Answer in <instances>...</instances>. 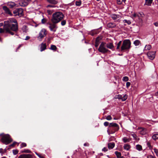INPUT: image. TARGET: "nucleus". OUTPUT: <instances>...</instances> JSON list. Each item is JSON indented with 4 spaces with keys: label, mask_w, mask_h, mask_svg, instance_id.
<instances>
[{
    "label": "nucleus",
    "mask_w": 158,
    "mask_h": 158,
    "mask_svg": "<svg viewBox=\"0 0 158 158\" xmlns=\"http://www.w3.org/2000/svg\"><path fill=\"white\" fill-rule=\"evenodd\" d=\"M4 29L6 32L13 35L14 33L11 30L16 31L18 30V26L16 20L14 18H10L4 22Z\"/></svg>",
    "instance_id": "f257e3e1"
},
{
    "label": "nucleus",
    "mask_w": 158,
    "mask_h": 158,
    "mask_svg": "<svg viewBox=\"0 0 158 158\" xmlns=\"http://www.w3.org/2000/svg\"><path fill=\"white\" fill-rule=\"evenodd\" d=\"M64 17L63 14L60 12L55 13L52 15L51 21L52 23H57L60 22Z\"/></svg>",
    "instance_id": "f03ea898"
},
{
    "label": "nucleus",
    "mask_w": 158,
    "mask_h": 158,
    "mask_svg": "<svg viewBox=\"0 0 158 158\" xmlns=\"http://www.w3.org/2000/svg\"><path fill=\"white\" fill-rule=\"evenodd\" d=\"M131 47V42L129 40H124L121 47V51H125L129 50Z\"/></svg>",
    "instance_id": "7ed1b4c3"
},
{
    "label": "nucleus",
    "mask_w": 158,
    "mask_h": 158,
    "mask_svg": "<svg viewBox=\"0 0 158 158\" xmlns=\"http://www.w3.org/2000/svg\"><path fill=\"white\" fill-rule=\"evenodd\" d=\"M0 136L2 137L1 141L3 143L7 145L12 141L10 138V136L8 134H2L0 135Z\"/></svg>",
    "instance_id": "20e7f679"
},
{
    "label": "nucleus",
    "mask_w": 158,
    "mask_h": 158,
    "mask_svg": "<svg viewBox=\"0 0 158 158\" xmlns=\"http://www.w3.org/2000/svg\"><path fill=\"white\" fill-rule=\"evenodd\" d=\"M106 43L102 42L100 44L98 49V51L102 53H105L107 52L109 50L106 48Z\"/></svg>",
    "instance_id": "39448f33"
},
{
    "label": "nucleus",
    "mask_w": 158,
    "mask_h": 158,
    "mask_svg": "<svg viewBox=\"0 0 158 158\" xmlns=\"http://www.w3.org/2000/svg\"><path fill=\"white\" fill-rule=\"evenodd\" d=\"M47 34L46 29L42 28L39 33V36L37 37L38 39L40 41H41L42 39Z\"/></svg>",
    "instance_id": "423d86ee"
},
{
    "label": "nucleus",
    "mask_w": 158,
    "mask_h": 158,
    "mask_svg": "<svg viewBox=\"0 0 158 158\" xmlns=\"http://www.w3.org/2000/svg\"><path fill=\"white\" fill-rule=\"evenodd\" d=\"M23 11L22 8H17L13 11L14 15L15 16L21 17L23 15Z\"/></svg>",
    "instance_id": "0eeeda50"
},
{
    "label": "nucleus",
    "mask_w": 158,
    "mask_h": 158,
    "mask_svg": "<svg viewBox=\"0 0 158 158\" xmlns=\"http://www.w3.org/2000/svg\"><path fill=\"white\" fill-rule=\"evenodd\" d=\"M56 24L53 23H48V24L49 25L48 27L51 31L54 32L56 31L57 27Z\"/></svg>",
    "instance_id": "6e6552de"
},
{
    "label": "nucleus",
    "mask_w": 158,
    "mask_h": 158,
    "mask_svg": "<svg viewBox=\"0 0 158 158\" xmlns=\"http://www.w3.org/2000/svg\"><path fill=\"white\" fill-rule=\"evenodd\" d=\"M2 8L5 14L10 16H12V14L11 12L7 6H2Z\"/></svg>",
    "instance_id": "1a4fd4ad"
},
{
    "label": "nucleus",
    "mask_w": 158,
    "mask_h": 158,
    "mask_svg": "<svg viewBox=\"0 0 158 158\" xmlns=\"http://www.w3.org/2000/svg\"><path fill=\"white\" fill-rule=\"evenodd\" d=\"M155 52H149L147 53V56L149 59L152 60L155 57Z\"/></svg>",
    "instance_id": "9d476101"
},
{
    "label": "nucleus",
    "mask_w": 158,
    "mask_h": 158,
    "mask_svg": "<svg viewBox=\"0 0 158 158\" xmlns=\"http://www.w3.org/2000/svg\"><path fill=\"white\" fill-rule=\"evenodd\" d=\"M138 130H140V133L142 135H144L147 133V131L146 129L141 127H138Z\"/></svg>",
    "instance_id": "9b49d317"
},
{
    "label": "nucleus",
    "mask_w": 158,
    "mask_h": 158,
    "mask_svg": "<svg viewBox=\"0 0 158 158\" xmlns=\"http://www.w3.org/2000/svg\"><path fill=\"white\" fill-rule=\"evenodd\" d=\"M18 158H33V157L31 155L28 154L21 155Z\"/></svg>",
    "instance_id": "f8f14e48"
},
{
    "label": "nucleus",
    "mask_w": 158,
    "mask_h": 158,
    "mask_svg": "<svg viewBox=\"0 0 158 158\" xmlns=\"http://www.w3.org/2000/svg\"><path fill=\"white\" fill-rule=\"evenodd\" d=\"M106 45L107 48L112 50H113V49L114 48V46H113V44L112 43H109L107 44L106 43Z\"/></svg>",
    "instance_id": "ddd939ff"
},
{
    "label": "nucleus",
    "mask_w": 158,
    "mask_h": 158,
    "mask_svg": "<svg viewBox=\"0 0 158 158\" xmlns=\"http://www.w3.org/2000/svg\"><path fill=\"white\" fill-rule=\"evenodd\" d=\"M7 5L10 8H12L15 6V4L13 2H7Z\"/></svg>",
    "instance_id": "4468645a"
},
{
    "label": "nucleus",
    "mask_w": 158,
    "mask_h": 158,
    "mask_svg": "<svg viewBox=\"0 0 158 158\" xmlns=\"http://www.w3.org/2000/svg\"><path fill=\"white\" fill-rule=\"evenodd\" d=\"M28 3V2L27 1L22 0L20 3V5L21 6H25L27 5Z\"/></svg>",
    "instance_id": "2eb2a0df"
},
{
    "label": "nucleus",
    "mask_w": 158,
    "mask_h": 158,
    "mask_svg": "<svg viewBox=\"0 0 158 158\" xmlns=\"http://www.w3.org/2000/svg\"><path fill=\"white\" fill-rule=\"evenodd\" d=\"M22 30L23 32L27 33L29 31V29L26 26L24 25L22 28Z\"/></svg>",
    "instance_id": "dca6fc26"
},
{
    "label": "nucleus",
    "mask_w": 158,
    "mask_h": 158,
    "mask_svg": "<svg viewBox=\"0 0 158 158\" xmlns=\"http://www.w3.org/2000/svg\"><path fill=\"white\" fill-rule=\"evenodd\" d=\"M153 0H145V5L151 6Z\"/></svg>",
    "instance_id": "f3484780"
},
{
    "label": "nucleus",
    "mask_w": 158,
    "mask_h": 158,
    "mask_svg": "<svg viewBox=\"0 0 158 158\" xmlns=\"http://www.w3.org/2000/svg\"><path fill=\"white\" fill-rule=\"evenodd\" d=\"M46 48V45L45 43H42L41 44L40 51L42 52Z\"/></svg>",
    "instance_id": "a211bd4d"
},
{
    "label": "nucleus",
    "mask_w": 158,
    "mask_h": 158,
    "mask_svg": "<svg viewBox=\"0 0 158 158\" xmlns=\"http://www.w3.org/2000/svg\"><path fill=\"white\" fill-rule=\"evenodd\" d=\"M114 143H110L108 144V148L110 149H112L114 147Z\"/></svg>",
    "instance_id": "6ab92c4d"
},
{
    "label": "nucleus",
    "mask_w": 158,
    "mask_h": 158,
    "mask_svg": "<svg viewBox=\"0 0 158 158\" xmlns=\"http://www.w3.org/2000/svg\"><path fill=\"white\" fill-rule=\"evenodd\" d=\"M152 138L154 140H156L158 139V132H156L152 135Z\"/></svg>",
    "instance_id": "aec40b11"
},
{
    "label": "nucleus",
    "mask_w": 158,
    "mask_h": 158,
    "mask_svg": "<svg viewBox=\"0 0 158 158\" xmlns=\"http://www.w3.org/2000/svg\"><path fill=\"white\" fill-rule=\"evenodd\" d=\"M111 18L114 20H115L118 18L120 17V16L116 14H113L111 16Z\"/></svg>",
    "instance_id": "412c9836"
},
{
    "label": "nucleus",
    "mask_w": 158,
    "mask_h": 158,
    "mask_svg": "<svg viewBox=\"0 0 158 158\" xmlns=\"http://www.w3.org/2000/svg\"><path fill=\"white\" fill-rule=\"evenodd\" d=\"M107 26L108 27L112 28L115 26V25L114 23H109L107 24Z\"/></svg>",
    "instance_id": "4be33fe9"
},
{
    "label": "nucleus",
    "mask_w": 158,
    "mask_h": 158,
    "mask_svg": "<svg viewBox=\"0 0 158 158\" xmlns=\"http://www.w3.org/2000/svg\"><path fill=\"white\" fill-rule=\"evenodd\" d=\"M133 43L135 46H138L140 44V42L138 40H136Z\"/></svg>",
    "instance_id": "5701e85b"
},
{
    "label": "nucleus",
    "mask_w": 158,
    "mask_h": 158,
    "mask_svg": "<svg viewBox=\"0 0 158 158\" xmlns=\"http://www.w3.org/2000/svg\"><path fill=\"white\" fill-rule=\"evenodd\" d=\"M131 139L130 138H127V137H124L123 138V141L124 143H126L129 142L131 140Z\"/></svg>",
    "instance_id": "b1692460"
},
{
    "label": "nucleus",
    "mask_w": 158,
    "mask_h": 158,
    "mask_svg": "<svg viewBox=\"0 0 158 158\" xmlns=\"http://www.w3.org/2000/svg\"><path fill=\"white\" fill-rule=\"evenodd\" d=\"M109 127H117L118 128V124L115 123H110V124Z\"/></svg>",
    "instance_id": "393cba45"
},
{
    "label": "nucleus",
    "mask_w": 158,
    "mask_h": 158,
    "mask_svg": "<svg viewBox=\"0 0 158 158\" xmlns=\"http://www.w3.org/2000/svg\"><path fill=\"white\" fill-rule=\"evenodd\" d=\"M122 44V41H119L118 43L117 44V46L116 49L117 50H119L120 49H121V47L120 48V47L121 46V44Z\"/></svg>",
    "instance_id": "a878e982"
},
{
    "label": "nucleus",
    "mask_w": 158,
    "mask_h": 158,
    "mask_svg": "<svg viewBox=\"0 0 158 158\" xmlns=\"http://www.w3.org/2000/svg\"><path fill=\"white\" fill-rule=\"evenodd\" d=\"M130 148V145L127 144H126L124 146V149L127 151Z\"/></svg>",
    "instance_id": "bb28decb"
},
{
    "label": "nucleus",
    "mask_w": 158,
    "mask_h": 158,
    "mask_svg": "<svg viewBox=\"0 0 158 158\" xmlns=\"http://www.w3.org/2000/svg\"><path fill=\"white\" fill-rule=\"evenodd\" d=\"M144 16V15L143 13L142 12H140L138 13V17H137L139 18H142Z\"/></svg>",
    "instance_id": "cd10ccee"
},
{
    "label": "nucleus",
    "mask_w": 158,
    "mask_h": 158,
    "mask_svg": "<svg viewBox=\"0 0 158 158\" xmlns=\"http://www.w3.org/2000/svg\"><path fill=\"white\" fill-rule=\"evenodd\" d=\"M151 45H146L144 49L145 50H149L151 49Z\"/></svg>",
    "instance_id": "c85d7f7f"
},
{
    "label": "nucleus",
    "mask_w": 158,
    "mask_h": 158,
    "mask_svg": "<svg viewBox=\"0 0 158 158\" xmlns=\"http://www.w3.org/2000/svg\"><path fill=\"white\" fill-rule=\"evenodd\" d=\"M136 149L139 151H140L142 150V146L139 144L137 145L136 146Z\"/></svg>",
    "instance_id": "c756f323"
},
{
    "label": "nucleus",
    "mask_w": 158,
    "mask_h": 158,
    "mask_svg": "<svg viewBox=\"0 0 158 158\" xmlns=\"http://www.w3.org/2000/svg\"><path fill=\"white\" fill-rule=\"evenodd\" d=\"M115 154L118 158H120L121 156V153L120 152L116 151L115 152Z\"/></svg>",
    "instance_id": "7c9ffc66"
},
{
    "label": "nucleus",
    "mask_w": 158,
    "mask_h": 158,
    "mask_svg": "<svg viewBox=\"0 0 158 158\" xmlns=\"http://www.w3.org/2000/svg\"><path fill=\"white\" fill-rule=\"evenodd\" d=\"M50 49L52 50L55 51L57 49V48L56 46L52 45L51 46V48Z\"/></svg>",
    "instance_id": "2f4dec72"
},
{
    "label": "nucleus",
    "mask_w": 158,
    "mask_h": 158,
    "mask_svg": "<svg viewBox=\"0 0 158 158\" xmlns=\"http://www.w3.org/2000/svg\"><path fill=\"white\" fill-rule=\"evenodd\" d=\"M81 1L80 0H79L76 2V5L78 6H80L81 5Z\"/></svg>",
    "instance_id": "473e14b6"
},
{
    "label": "nucleus",
    "mask_w": 158,
    "mask_h": 158,
    "mask_svg": "<svg viewBox=\"0 0 158 158\" xmlns=\"http://www.w3.org/2000/svg\"><path fill=\"white\" fill-rule=\"evenodd\" d=\"M127 98V96L126 94H125L123 96H122V101H125Z\"/></svg>",
    "instance_id": "72a5a7b5"
},
{
    "label": "nucleus",
    "mask_w": 158,
    "mask_h": 158,
    "mask_svg": "<svg viewBox=\"0 0 158 158\" xmlns=\"http://www.w3.org/2000/svg\"><path fill=\"white\" fill-rule=\"evenodd\" d=\"M131 16L133 18H135L138 17V13H135L131 15Z\"/></svg>",
    "instance_id": "f704fd0d"
},
{
    "label": "nucleus",
    "mask_w": 158,
    "mask_h": 158,
    "mask_svg": "<svg viewBox=\"0 0 158 158\" xmlns=\"http://www.w3.org/2000/svg\"><path fill=\"white\" fill-rule=\"evenodd\" d=\"M132 136L136 140H139V139L137 138V135L135 134H131Z\"/></svg>",
    "instance_id": "c9c22d12"
},
{
    "label": "nucleus",
    "mask_w": 158,
    "mask_h": 158,
    "mask_svg": "<svg viewBox=\"0 0 158 158\" xmlns=\"http://www.w3.org/2000/svg\"><path fill=\"white\" fill-rule=\"evenodd\" d=\"M22 152L26 153H31V151L28 149H24L23 151Z\"/></svg>",
    "instance_id": "e433bc0d"
},
{
    "label": "nucleus",
    "mask_w": 158,
    "mask_h": 158,
    "mask_svg": "<svg viewBox=\"0 0 158 158\" xmlns=\"http://www.w3.org/2000/svg\"><path fill=\"white\" fill-rule=\"evenodd\" d=\"M123 22L124 23H127L128 24H130L131 23V21L129 20L124 19L123 20Z\"/></svg>",
    "instance_id": "4c0bfd02"
},
{
    "label": "nucleus",
    "mask_w": 158,
    "mask_h": 158,
    "mask_svg": "<svg viewBox=\"0 0 158 158\" xmlns=\"http://www.w3.org/2000/svg\"><path fill=\"white\" fill-rule=\"evenodd\" d=\"M98 39V38H97L96 40V41L95 44V46L96 47H98V42L99 41Z\"/></svg>",
    "instance_id": "58836bf2"
},
{
    "label": "nucleus",
    "mask_w": 158,
    "mask_h": 158,
    "mask_svg": "<svg viewBox=\"0 0 158 158\" xmlns=\"http://www.w3.org/2000/svg\"><path fill=\"white\" fill-rule=\"evenodd\" d=\"M126 0H117V3L118 4H121L123 1L125 2Z\"/></svg>",
    "instance_id": "ea45409f"
},
{
    "label": "nucleus",
    "mask_w": 158,
    "mask_h": 158,
    "mask_svg": "<svg viewBox=\"0 0 158 158\" xmlns=\"http://www.w3.org/2000/svg\"><path fill=\"white\" fill-rule=\"evenodd\" d=\"M154 152L156 153V156H158V150L156 148L153 149Z\"/></svg>",
    "instance_id": "a19ab883"
},
{
    "label": "nucleus",
    "mask_w": 158,
    "mask_h": 158,
    "mask_svg": "<svg viewBox=\"0 0 158 158\" xmlns=\"http://www.w3.org/2000/svg\"><path fill=\"white\" fill-rule=\"evenodd\" d=\"M123 81H127L128 80V78L127 77H124L122 79Z\"/></svg>",
    "instance_id": "79ce46f5"
},
{
    "label": "nucleus",
    "mask_w": 158,
    "mask_h": 158,
    "mask_svg": "<svg viewBox=\"0 0 158 158\" xmlns=\"http://www.w3.org/2000/svg\"><path fill=\"white\" fill-rule=\"evenodd\" d=\"M106 118L108 120H110L112 119V118L110 115H109L106 116Z\"/></svg>",
    "instance_id": "37998d69"
},
{
    "label": "nucleus",
    "mask_w": 158,
    "mask_h": 158,
    "mask_svg": "<svg viewBox=\"0 0 158 158\" xmlns=\"http://www.w3.org/2000/svg\"><path fill=\"white\" fill-rule=\"evenodd\" d=\"M122 96L121 95H118L116 96V98L122 100Z\"/></svg>",
    "instance_id": "c03bdc74"
},
{
    "label": "nucleus",
    "mask_w": 158,
    "mask_h": 158,
    "mask_svg": "<svg viewBox=\"0 0 158 158\" xmlns=\"http://www.w3.org/2000/svg\"><path fill=\"white\" fill-rule=\"evenodd\" d=\"M47 20L46 19L43 18L41 20V23L42 24H44L46 22Z\"/></svg>",
    "instance_id": "a18cd8bd"
},
{
    "label": "nucleus",
    "mask_w": 158,
    "mask_h": 158,
    "mask_svg": "<svg viewBox=\"0 0 158 158\" xmlns=\"http://www.w3.org/2000/svg\"><path fill=\"white\" fill-rule=\"evenodd\" d=\"M13 152L14 155H15L18 153V151L16 150H13Z\"/></svg>",
    "instance_id": "49530a36"
},
{
    "label": "nucleus",
    "mask_w": 158,
    "mask_h": 158,
    "mask_svg": "<svg viewBox=\"0 0 158 158\" xmlns=\"http://www.w3.org/2000/svg\"><path fill=\"white\" fill-rule=\"evenodd\" d=\"M51 2L54 4H56L58 2L55 0H52L51 1Z\"/></svg>",
    "instance_id": "de8ad7c7"
},
{
    "label": "nucleus",
    "mask_w": 158,
    "mask_h": 158,
    "mask_svg": "<svg viewBox=\"0 0 158 158\" xmlns=\"http://www.w3.org/2000/svg\"><path fill=\"white\" fill-rule=\"evenodd\" d=\"M26 144L25 143H22L21 145V148L23 147H25L26 146Z\"/></svg>",
    "instance_id": "09e8293b"
},
{
    "label": "nucleus",
    "mask_w": 158,
    "mask_h": 158,
    "mask_svg": "<svg viewBox=\"0 0 158 158\" xmlns=\"http://www.w3.org/2000/svg\"><path fill=\"white\" fill-rule=\"evenodd\" d=\"M66 24V21L65 20L62 21L61 22V24L62 26Z\"/></svg>",
    "instance_id": "8fccbe9b"
},
{
    "label": "nucleus",
    "mask_w": 158,
    "mask_h": 158,
    "mask_svg": "<svg viewBox=\"0 0 158 158\" xmlns=\"http://www.w3.org/2000/svg\"><path fill=\"white\" fill-rule=\"evenodd\" d=\"M126 85L127 87L128 88L130 85L131 83L129 82H127Z\"/></svg>",
    "instance_id": "3c124183"
},
{
    "label": "nucleus",
    "mask_w": 158,
    "mask_h": 158,
    "mask_svg": "<svg viewBox=\"0 0 158 158\" xmlns=\"http://www.w3.org/2000/svg\"><path fill=\"white\" fill-rule=\"evenodd\" d=\"M109 124V123L107 122H106L104 123V125L105 126H107Z\"/></svg>",
    "instance_id": "603ef678"
},
{
    "label": "nucleus",
    "mask_w": 158,
    "mask_h": 158,
    "mask_svg": "<svg viewBox=\"0 0 158 158\" xmlns=\"http://www.w3.org/2000/svg\"><path fill=\"white\" fill-rule=\"evenodd\" d=\"M16 143H17L16 142H14L13 143V144L10 145V147H13Z\"/></svg>",
    "instance_id": "864d4df0"
},
{
    "label": "nucleus",
    "mask_w": 158,
    "mask_h": 158,
    "mask_svg": "<svg viewBox=\"0 0 158 158\" xmlns=\"http://www.w3.org/2000/svg\"><path fill=\"white\" fill-rule=\"evenodd\" d=\"M154 25L156 27H158V21L154 23Z\"/></svg>",
    "instance_id": "5fc2aeb1"
},
{
    "label": "nucleus",
    "mask_w": 158,
    "mask_h": 158,
    "mask_svg": "<svg viewBox=\"0 0 158 158\" xmlns=\"http://www.w3.org/2000/svg\"><path fill=\"white\" fill-rule=\"evenodd\" d=\"M107 149L106 148H103L102 149V151H104V152L107 151Z\"/></svg>",
    "instance_id": "6e6d98bb"
},
{
    "label": "nucleus",
    "mask_w": 158,
    "mask_h": 158,
    "mask_svg": "<svg viewBox=\"0 0 158 158\" xmlns=\"http://www.w3.org/2000/svg\"><path fill=\"white\" fill-rule=\"evenodd\" d=\"M4 32V30L2 28H0V33H3Z\"/></svg>",
    "instance_id": "4d7b16f0"
},
{
    "label": "nucleus",
    "mask_w": 158,
    "mask_h": 158,
    "mask_svg": "<svg viewBox=\"0 0 158 158\" xmlns=\"http://www.w3.org/2000/svg\"><path fill=\"white\" fill-rule=\"evenodd\" d=\"M30 37L29 36H27L25 38V40H28V39H30Z\"/></svg>",
    "instance_id": "13d9d810"
},
{
    "label": "nucleus",
    "mask_w": 158,
    "mask_h": 158,
    "mask_svg": "<svg viewBox=\"0 0 158 158\" xmlns=\"http://www.w3.org/2000/svg\"><path fill=\"white\" fill-rule=\"evenodd\" d=\"M54 6L52 5H48V7H53Z\"/></svg>",
    "instance_id": "bf43d9fd"
},
{
    "label": "nucleus",
    "mask_w": 158,
    "mask_h": 158,
    "mask_svg": "<svg viewBox=\"0 0 158 158\" xmlns=\"http://www.w3.org/2000/svg\"><path fill=\"white\" fill-rule=\"evenodd\" d=\"M2 150H3L2 148H0V153H2Z\"/></svg>",
    "instance_id": "052dcab7"
},
{
    "label": "nucleus",
    "mask_w": 158,
    "mask_h": 158,
    "mask_svg": "<svg viewBox=\"0 0 158 158\" xmlns=\"http://www.w3.org/2000/svg\"><path fill=\"white\" fill-rule=\"evenodd\" d=\"M147 145L148 147H149V146H150V143L149 142H148L147 143Z\"/></svg>",
    "instance_id": "680f3d73"
},
{
    "label": "nucleus",
    "mask_w": 158,
    "mask_h": 158,
    "mask_svg": "<svg viewBox=\"0 0 158 158\" xmlns=\"http://www.w3.org/2000/svg\"><path fill=\"white\" fill-rule=\"evenodd\" d=\"M35 154H36V155H37L38 156H40V155H39V154H38L37 153H36V152H35Z\"/></svg>",
    "instance_id": "e2e57ef3"
},
{
    "label": "nucleus",
    "mask_w": 158,
    "mask_h": 158,
    "mask_svg": "<svg viewBox=\"0 0 158 158\" xmlns=\"http://www.w3.org/2000/svg\"><path fill=\"white\" fill-rule=\"evenodd\" d=\"M35 154H36V155H37L38 156H40V155H39V154H38L37 153H36V152H35Z\"/></svg>",
    "instance_id": "0e129e2a"
},
{
    "label": "nucleus",
    "mask_w": 158,
    "mask_h": 158,
    "mask_svg": "<svg viewBox=\"0 0 158 158\" xmlns=\"http://www.w3.org/2000/svg\"><path fill=\"white\" fill-rule=\"evenodd\" d=\"M40 158H44L43 157L41 156H39Z\"/></svg>",
    "instance_id": "69168bd1"
},
{
    "label": "nucleus",
    "mask_w": 158,
    "mask_h": 158,
    "mask_svg": "<svg viewBox=\"0 0 158 158\" xmlns=\"http://www.w3.org/2000/svg\"><path fill=\"white\" fill-rule=\"evenodd\" d=\"M0 25H1H1H2L3 23H0Z\"/></svg>",
    "instance_id": "338daca9"
},
{
    "label": "nucleus",
    "mask_w": 158,
    "mask_h": 158,
    "mask_svg": "<svg viewBox=\"0 0 158 158\" xmlns=\"http://www.w3.org/2000/svg\"><path fill=\"white\" fill-rule=\"evenodd\" d=\"M157 5H158V0H157Z\"/></svg>",
    "instance_id": "774afa93"
}]
</instances>
